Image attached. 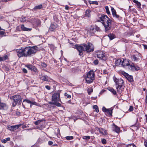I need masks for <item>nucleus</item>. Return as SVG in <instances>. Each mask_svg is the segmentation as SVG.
<instances>
[{
	"label": "nucleus",
	"mask_w": 147,
	"mask_h": 147,
	"mask_svg": "<svg viewBox=\"0 0 147 147\" xmlns=\"http://www.w3.org/2000/svg\"><path fill=\"white\" fill-rule=\"evenodd\" d=\"M32 67H33L32 68V70L34 72H36L37 70V69L36 67L34 66H33Z\"/></svg>",
	"instance_id": "obj_48"
},
{
	"label": "nucleus",
	"mask_w": 147,
	"mask_h": 147,
	"mask_svg": "<svg viewBox=\"0 0 147 147\" xmlns=\"http://www.w3.org/2000/svg\"><path fill=\"white\" fill-rule=\"evenodd\" d=\"M139 57H141L140 54H138V55H132L131 56V59L135 61H139L140 59Z\"/></svg>",
	"instance_id": "obj_10"
},
{
	"label": "nucleus",
	"mask_w": 147,
	"mask_h": 147,
	"mask_svg": "<svg viewBox=\"0 0 147 147\" xmlns=\"http://www.w3.org/2000/svg\"><path fill=\"white\" fill-rule=\"evenodd\" d=\"M84 48V44L82 46H78L77 47V49L79 51V55L81 56L83 55L82 51H85Z\"/></svg>",
	"instance_id": "obj_12"
},
{
	"label": "nucleus",
	"mask_w": 147,
	"mask_h": 147,
	"mask_svg": "<svg viewBox=\"0 0 147 147\" xmlns=\"http://www.w3.org/2000/svg\"><path fill=\"white\" fill-rule=\"evenodd\" d=\"M98 131L102 135H106L107 134V131L103 128H99L98 129Z\"/></svg>",
	"instance_id": "obj_20"
},
{
	"label": "nucleus",
	"mask_w": 147,
	"mask_h": 147,
	"mask_svg": "<svg viewBox=\"0 0 147 147\" xmlns=\"http://www.w3.org/2000/svg\"><path fill=\"white\" fill-rule=\"evenodd\" d=\"M111 11L112 13V14L114 17H115V15L116 14V12L115 10L113 7H111Z\"/></svg>",
	"instance_id": "obj_32"
},
{
	"label": "nucleus",
	"mask_w": 147,
	"mask_h": 147,
	"mask_svg": "<svg viewBox=\"0 0 147 147\" xmlns=\"http://www.w3.org/2000/svg\"><path fill=\"white\" fill-rule=\"evenodd\" d=\"M135 32L133 30H131L128 33V35L129 36H130L131 35H133L134 34V33Z\"/></svg>",
	"instance_id": "obj_38"
},
{
	"label": "nucleus",
	"mask_w": 147,
	"mask_h": 147,
	"mask_svg": "<svg viewBox=\"0 0 147 147\" xmlns=\"http://www.w3.org/2000/svg\"><path fill=\"white\" fill-rule=\"evenodd\" d=\"M45 121V120L43 119L38 120V121H35L34 123V124L36 125H39L40 123L42 121Z\"/></svg>",
	"instance_id": "obj_28"
},
{
	"label": "nucleus",
	"mask_w": 147,
	"mask_h": 147,
	"mask_svg": "<svg viewBox=\"0 0 147 147\" xmlns=\"http://www.w3.org/2000/svg\"><path fill=\"white\" fill-rule=\"evenodd\" d=\"M127 147H136L135 146L134 144H129L128 145Z\"/></svg>",
	"instance_id": "obj_52"
},
{
	"label": "nucleus",
	"mask_w": 147,
	"mask_h": 147,
	"mask_svg": "<svg viewBox=\"0 0 147 147\" xmlns=\"http://www.w3.org/2000/svg\"><path fill=\"white\" fill-rule=\"evenodd\" d=\"M69 7L67 5H66L65 7V9L66 10H69Z\"/></svg>",
	"instance_id": "obj_61"
},
{
	"label": "nucleus",
	"mask_w": 147,
	"mask_h": 147,
	"mask_svg": "<svg viewBox=\"0 0 147 147\" xmlns=\"http://www.w3.org/2000/svg\"><path fill=\"white\" fill-rule=\"evenodd\" d=\"M101 142L103 144H105L107 143V141L105 139H102L101 140Z\"/></svg>",
	"instance_id": "obj_47"
},
{
	"label": "nucleus",
	"mask_w": 147,
	"mask_h": 147,
	"mask_svg": "<svg viewBox=\"0 0 147 147\" xmlns=\"http://www.w3.org/2000/svg\"><path fill=\"white\" fill-rule=\"evenodd\" d=\"M89 29L88 30V32L90 33L91 34H94V30H96V29H98V30H99L100 28H88Z\"/></svg>",
	"instance_id": "obj_21"
},
{
	"label": "nucleus",
	"mask_w": 147,
	"mask_h": 147,
	"mask_svg": "<svg viewBox=\"0 0 147 147\" xmlns=\"http://www.w3.org/2000/svg\"><path fill=\"white\" fill-rule=\"evenodd\" d=\"M64 95L65 96H67V98H71V96L69 94H68L66 93L64 94Z\"/></svg>",
	"instance_id": "obj_49"
},
{
	"label": "nucleus",
	"mask_w": 147,
	"mask_h": 147,
	"mask_svg": "<svg viewBox=\"0 0 147 147\" xmlns=\"http://www.w3.org/2000/svg\"><path fill=\"white\" fill-rule=\"evenodd\" d=\"M134 110V108L133 106H130L129 107V110L130 111H132Z\"/></svg>",
	"instance_id": "obj_54"
},
{
	"label": "nucleus",
	"mask_w": 147,
	"mask_h": 147,
	"mask_svg": "<svg viewBox=\"0 0 147 147\" xmlns=\"http://www.w3.org/2000/svg\"><path fill=\"white\" fill-rule=\"evenodd\" d=\"M114 81L116 85H118V84H119L118 83V80L117 78H115V79H114Z\"/></svg>",
	"instance_id": "obj_50"
},
{
	"label": "nucleus",
	"mask_w": 147,
	"mask_h": 147,
	"mask_svg": "<svg viewBox=\"0 0 147 147\" xmlns=\"http://www.w3.org/2000/svg\"><path fill=\"white\" fill-rule=\"evenodd\" d=\"M144 145L146 147H147V140H144Z\"/></svg>",
	"instance_id": "obj_57"
},
{
	"label": "nucleus",
	"mask_w": 147,
	"mask_h": 147,
	"mask_svg": "<svg viewBox=\"0 0 147 147\" xmlns=\"http://www.w3.org/2000/svg\"><path fill=\"white\" fill-rule=\"evenodd\" d=\"M115 17H116L117 18H118V19H119L120 18V17L119 16V15L117 14H116V15H115Z\"/></svg>",
	"instance_id": "obj_60"
},
{
	"label": "nucleus",
	"mask_w": 147,
	"mask_h": 147,
	"mask_svg": "<svg viewBox=\"0 0 147 147\" xmlns=\"http://www.w3.org/2000/svg\"><path fill=\"white\" fill-rule=\"evenodd\" d=\"M21 21L22 22H24L26 21V17L23 16H22L21 17Z\"/></svg>",
	"instance_id": "obj_40"
},
{
	"label": "nucleus",
	"mask_w": 147,
	"mask_h": 147,
	"mask_svg": "<svg viewBox=\"0 0 147 147\" xmlns=\"http://www.w3.org/2000/svg\"><path fill=\"white\" fill-rule=\"evenodd\" d=\"M84 46L85 51L87 52H91L94 50V46L91 43H88L87 45L84 44Z\"/></svg>",
	"instance_id": "obj_5"
},
{
	"label": "nucleus",
	"mask_w": 147,
	"mask_h": 147,
	"mask_svg": "<svg viewBox=\"0 0 147 147\" xmlns=\"http://www.w3.org/2000/svg\"><path fill=\"white\" fill-rule=\"evenodd\" d=\"M108 109H107L106 108H105V107H103L102 108V111L104 112H106Z\"/></svg>",
	"instance_id": "obj_55"
},
{
	"label": "nucleus",
	"mask_w": 147,
	"mask_h": 147,
	"mask_svg": "<svg viewBox=\"0 0 147 147\" xmlns=\"http://www.w3.org/2000/svg\"><path fill=\"white\" fill-rule=\"evenodd\" d=\"M105 9L106 10L107 13L108 14H110V12L109 10V7L108 6H106L105 7Z\"/></svg>",
	"instance_id": "obj_44"
},
{
	"label": "nucleus",
	"mask_w": 147,
	"mask_h": 147,
	"mask_svg": "<svg viewBox=\"0 0 147 147\" xmlns=\"http://www.w3.org/2000/svg\"><path fill=\"white\" fill-rule=\"evenodd\" d=\"M22 125L20 124L17 125H15L11 126L10 125H8L7 126V128L12 131H14L15 130H16L19 128V127H21Z\"/></svg>",
	"instance_id": "obj_7"
},
{
	"label": "nucleus",
	"mask_w": 147,
	"mask_h": 147,
	"mask_svg": "<svg viewBox=\"0 0 147 147\" xmlns=\"http://www.w3.org/2000/svg\"><path fill=\"white\" fill-rule=\"evenodd\" d=\"M65 138L66 139V140H70L73 139L74 138L72 136H67L66 137H65Z\"/></svg>",
	"instance_id": "obj_43"
},
{
	"label": "nucleus",
	"mask_w": 147,
	"mask_h": 147,
	"mask_svg": "<svg viewBox=\"0 0 147 147\" xmlns=\"http://www.w3.org/2000/svg\"><path fill=\"white\" fill-rule=\"evenodd\" d=\"M108 90L111 92L113 94L116 95L117 94L116 91L113 88H108Z\"/></svg>",
	"instance_id": "obj_31"
},
{
	"label": "nucleus",
	"mask_w": 147,
	"mask_h": 147,
	"mask_svg": "<svg viewBox=\"0 0 147 147\" xmlns=\"http://www.w3.org/2000/svg\"><path fill=\"white\" fill-rule=\"evenodd\" d=\"M38 50V47L36 46L26 47L24 49V57L30 56L32 54L36 53Z\"/></svg>",
	"instance_id": "obj_1"
},
{
	"label": "nucleus",
	"mask_w": 147,
	"mask_h": 147,
	"mask_svg": "<svg viewBox=\"0 0 147 147\" xmlns=\"http://www.w3.org/2000/svg\"><path fill=\"white\" fill-rule=\"evenodd\" d=\"M122 85H119V84L116 85V89L117 91L121 92L123 91V88Z\"/></svg>",
	"instance_id": "obj_18"
},
{
	"label": "nucleus",
	"mask_w": 147,
	"mask_h": 147,
	"mask_svg": "<svg viewBox=\"0 0 147 147\" xmlns=\"http://www.w3.org/2000/svg\"><path fill=\"white\" fill-rule=\"evenodd\" d=\"M7 108L6 104L1 102V100L0 98V110L1 109H5Z\"/></svg>",
	"instance_id": "obj_16"
},
{
	"label": "nucleus",
	"mask_w": 147,
	"mask_h": 147,
	"mask_svg": "<svg viewBox=\"0 0 147 147\" xmlns=\"http://www.w3.org/2000/svg\"><path fill=\"white\" fill-rule=\"evenodd\" d=\"M112 110L113 109L111 108L110 109H108L106 112V113H107L109 115L111 116H112Z\"/></svg>",
	"instance_id": "obj_29"
},
{
	"label": "nucleus",
	"mask_w": 147,
	"mask_h": 147,
	"mask_svg": "<svg viewBox=\"0 0 147 147\" xmlns=\"http://www.w3.org/2000/svg\"><path fill=\"white\" fill-rule=\"evenodd\" d=\"M45 88L47 89H48V90H50V89H51V87L50 86H47H47H45Z\"/></svg>",
	"instance_id": "obj_59"
},
{
	"label": "nucleus",
	"mask_w": 147,
	"mask_h": 147,
	"mask_svg": "<svg viewBox=\"0 0 147 147\" xmlns=\"http://www.w3.org/2000/svg\"><path fill=\"white\" fill-rule=\"evenodd\" d=\"M121 74L123 76H125V77H126L127 76L128 74L125 72L124 71H122L121 72Z\"/></svg>",
	"instance_id": "obj_51"
},
{
	"label": "nucleus",
	"mask_w": 147,
	"mask_h": 147,
	"mask_svg": "<svg viewBox=\"0 0 147 147\" xmlns=\"http://www.w3.org/2000/svg\"><path fill=\"white\" fill-rule=\"evenodd\" d=\"M26 67L30 70H32L33 66L31 65H29L26 66Z\"/></svg>",
	"instance_id": "obj_46"
},
{
	"label": "nucleus",
	"mask_w": 147,
	"mask_h": 147,
	"mask_svg": "<svg viewBox=\"0 0 147 147\" xmlns=\"http://www.w3.org/2000/svg\"><path fill=\"white\" fill-rule=\"evenodd\" d=\"M122 60L120 59H119L115 61V64L117 66L121 65Z\"/></svg>",
	"instance_id": "obj_25"
},
{
	"label": "nucleus",
	"mask_w": 147,
	"mask_h": 147,
	"mask_svg": "<svg viewBox=\"0 0 147 147\" xmlns=\"http://www.w3.org/2000/svg\"><path fill=\"white\" fill-rule=\"evenodd\" d=\"M8 57L7 55H5L3 56L0 57V61L5 60L7 59Z\"/></svg>",
	"instance_id": "obj_34"
},
{
	"label": "nucleus",
	"mask_w": 147,
	"mask_h": 147,
	"mask_svg": "<svg viewBox=\"0 0 147 147\" xmlns=\"http://www.w3.org/2000/svg\"><path fill=\"white\" fill-rule=\"evenodd\" d=\"M23 72L25 73H27V70L25 68H23L22 69Z\"/></svg>",
	"instance_id": "obj_56"
},
{
	"label": "nucleus",
	"mask_w": 147,
	"mask_h": 147,
	"mask_svg": "<svg viewBox=\"0 0 147 147\" xmlns=\"http://www.w3.org/2000/svg\"><path fill=\"white\" fill-rule=\"evenodd\" d=\"M26 102L27 103L33 105H36L37 103L33 101H30L28 99H25L23 100V102Z\"/></svg>",
	"instance_id": "obj_17"
},
{
	"label": "nucleus",
	"mask_w": 147,
	"mask_h": 147,
	"mask_svg": "<svg viewBox=\"0 0 147 147\" xmlns=\"http://www.w3.org/2000/svg\"><path fill=\"white\" fill-rule=\"evenodd\" d=\"M129 61L126 59H123V60L122 61L121 63V65L123 67H125L126 66L129 65Z\"/></svg>",
	"instance_id": "obj_14"
},
{
	"label": "nucleus",
	"mask_w": 147,
	"mask_h": 147,
	"mask_svg": "<svg viewBox=\"0 0 147 147\" xmlns=\"http://www.w3.org/2000/svg\"><path fill=\"white\" fill-rule=\"evenodd\" d=\"M96 55L98 58L103 60H105V53L104 52L102 51H98L97 52Z\"/></svg>",
	"instance_id": "obj_8"
},
{
	"label": "nucleus",
	"mask_w": 147,
	"mask_h": 147,
	"mask_svg": "<svg viewBox=\"0 0 147 147\" xmlns=\"http://www.w3.org/2000/svg\"><path fill=\"white\" fill-rule=\"evenodd\" d=\"M73 119L74 121H75L76 120H77L78 119V118H77L76 117H74Z\"/></svg>",
	"instance_id": "obj_63"
},
{
	"label": "nucleus",
	"mask_w": 147,
	"mask_h": 147,
	"mask_svg": "<svg viewBox=\"0 0 147 147\" xmlns=\"http://www.w3.org/2000/svg\"><path fill=\"white\" fill-rule=\"evenodd\" d=\"M125 77L127 78L128 81L130 82H132L133 80V77L132 76L129 75L128 74Z\"/></svg>",
	"instance_id": "obj_27"
},
{
	"label": "nucleus",
	"mask_w": 147,
	"mask_h": 147,
	"mask_svg": "<svg viewBox=\"0 0 147 147\" xmlns=\"http://www.w3.org/2000/svg\"><path fill=\"white\" fill-rule=\"evenodd\" d=\"M53 142L51 141H49L48 142V144L49 145H51L53 144Z\"/></svg>",
	"instance_id": "obj_62"
},
{
	"label": "nucleus",
	"mask_w": 147,
	"mask_h": 147,
	"mask_svg": "<svg viewBox=\"0 0 147 147\" xmlns=\"http://www.w3.org/2000/svg\"><path fill=\"white\" fill-rule=\"evenodd\" d=\"M21 30L23 31H30L31 30V28H20Z\"/></svg>",
	"instance_id": "obj_37"
},
{
	"label": "nucleus",
	"mask_w": 147,
	"mask_h": 147,
	"mask_svg": "<svg viewBox=\"0 0 147 147\" xmlns=\"http://www.w3.org/2000/svg\"><path fill=\"white\" fill-rule=\"evenodd\" d=\"M41 24V22L40 20L37 19L36 20V22H35V24L34 25L35 26H40L39 25Z\"/></svg>",
	"instance_id": "obj_26"
},
{
	"label": "nucleus",
	"mask_w": 147,
	"mask_h": 147,
	"mask_svg": "<svg viewBox=\"0 0 147 147\" xmlns=\"http://www.w3.org/2000/svg\"><path fill=\"white\" fill-rule=\"evenodd\" d=\"M133 2L135 3L138 6V8L141 7V4L140 2L136 0H133Z\"/></svg>",
	"instance_id": "obj_23"
},
{
	"label": "nucleus",
	"mask_w": 147,
	"mask_h": 147,
	"mask_svg": "<svg viewBox=\"0 0 147 147\" xmlns=\"http://www.w3.org/2000/svg\"><path fill=\"white\" fill-rule=\"evenodd\" d=\"M42 8V4H40L38 5H36L32 9L33 11H36L38 9H40Z\"/></svg>",
	"instance_id": "obj_19"
},
{
	"label": "nucleus",
	"mask_w": 147,
	"mask_h": 147,
	"mask_svg": "<svg viewBox=\"0 0 147 147\" xmlns=\"http://www.w3.org/2000/svg\"><path fill=\"white\" fill-rule=\"evenodd\" d=\"M41 65L43 68H46L47 66V65L45 62H42L41 63Z\"/></svg>",
	"instance_id": "obj_45"
},
{
	"label": "nucleus",
	"mask_w": 147,
	"mask_h": 147,
	"mask_svg": "<svg viewBox=\"0 0 147 147\" xmlns=\"http://www.w3.org/2000/svg\"><path fill=\"white\" fill-rule=\"evenodd\" d=\"M86 78V80L87 83H90L92 82L94 79V73L93 70L90 71L87 74Z\"/></svg>",
	"instance_id": "obj_4"
},
{
	"label": "nucleus",
	"mask_w": 147,
	"mask_h": 147,
	"mask_svg": "<svg viewBox=\"0 0 147 147\" xmlns=\"http://www.w3.org/2000/svg\"><path fill=\"white\" fill-rule=\"evenodd\" d=\"M108 36L111 40H113L115 37V36L113 34H110Z\"/></svg>",
	"instance_id": "obj_33"
},
{
	"label": "nucleus",
	"mask_w": 147,
	"mask_h": 147,
	"mask_svg": "<svg viewBox=\"0 0 147 147\" xmlns=\"http://www.w3.org/2000/svg\"><path fill=\"white\" fill-rule=\"evenodd\" d=\"M82 138L84 140H89L90 139V137L89 136H84Z\"/></svg>",
	"instance_id": "obj_41"
},
{
	"label": "nucleus",
	"mask_w": 147,
	"mask_h": 147,
	"mask_svg": "<svg viewBox=\"0 0 147 147\" xmlns=\"http://www.w3.org/2000/svg\"><path fill=\"white\" fill-rule=\"evenodd\" d=\"M10 138H8L5 139H3L1 140V142L3 143H5L7 141L10 140Z\"/></svg>",
	"instance_id": "obj_35"
},
{
	"label": "nucleus",
	"mask_w": 147,
	"mask_h": 147,
	"mask_svg": "<svg viewBox=\"0 0 147 147\" xmlns=\"http://www.w3.org/2000/svg\"><path fill=\"white\" fill-rule=\"evenodd\" d=\"M143 46L144 49H147V46L146 45H143Z\"/></svg>",
	"instance_id": "obj_64"
},
{
	"label": "nucleus",
	"mask_w": 147,
	"mask_h": 147,
	"mask_svg": "<svg viewBox=\"0 0 147 147\" xmlns=\"http://www.w3.org/2000/svg\"><path fill=\"white\" fill-rule=\"evenodd\" d=\"M89 3L90 4L98 5V3L97 1H92L90 0L88 1Z\"/></svg>",
	"instance_id": "obj_36"
},
{
	"label": "nucleus",
	"mask_w": 147,
	"mask_h": 147,
	"mask_svg": "<svg viewBox=\"0 0 147 147\" xmlns=\"http://www.w3.org/2000/svg\"><path fill=\"white\" fill-rule=\"evenodd\" d=\"M5 33V32L3 31H0V35H4Z\"/></svg>",
	"instance_id": "obj_58"
},
{
	"label": "nucleus",
	"mask_w": 147,
	"mask_h": 147,
	"mask_svg": "<svg viewBox=\"0 0 147 147\" xmlns=\"http://www.w3.org/2000/svg\"><path fill=\"white\" fill-rule=\"evenodd\" d=\"M129 67L133 71H138L140 69V67L136 64L132 63L131 64H129Z\"/></svg>",
	"instance_id": "obj_9"
},
{
	"label": "nucleus",
	"mask_w": 147,
	"mask_h": 147,
	"mask_svg": "<svg viewBox=\"0 0 147 147\" xmlns=\"http://www.w3.org/2000/svg\"><path fill=\"white\" fill-rule=\"evenodd\" d=\"M61 91L58 90L52 95V101L53 102H58L60 101V94Z\"/></svg>",
	"instance_id": "obj_6"
},
{
	"label": "nucleus",
	"mask_w": 147,
	"mask_h": 147,
	"mask_svg": "<svg viewBox=\"0 0 147 147\" xmlns=\"http://www.w3.org/2000/svg\"><path fill=\"white\" fill-rule=\"evenodd\" d=\"M113 130L115 132L117 133H119V132L120 131V128L116 125H115V124L114 123H113Z\"/></svg>",
	"instance_id": "obj_15"
},
{
	"label": "nucleus",
	"mask_w": 147,
	"mask_h": 147,
	"mask_svg": "<svg viewBox=\"0 0 147 147\" xmlns=\"http://www.w3.org/2000/svg\"><path fill=\"white\" fill-rule=\"evenodd\" d=\"M93 63L95 65L98 64V60L97 59L94 60V61Z\"/></svg>",
	"instance_id": "obj_53"
},
{
	"label": "nucleus",
	"mask_w": 147,
	"mask_h": 147,
	"mask_svg": "<svg viewBox=\"0 0 147 147\" xmlns=\"http://www.w3.org/2000/svg\"><path fill=\"white\" fill-rule=\"evenodd\" d=\"M17 55L19 57H24V49H17L16 51Z\"/></svg>",
	"instance_id": "obj_11"
},
{
	"label": "nucleus",
	"mask_w": 147,
	"mask_h": 147,
	"mask_svg": "<svg viewBox=\"0 0 147 147\" xmlns=\"http://www.w3.org/2000/svg\"><path fill=\"white\" fill-rule=\"evenodd\" d=\"M93 92V89L92 88H88V92L89 95Z\"/></svg>",
	"instance_id": "obj_42"
},
{
	"label": "nucleus",
	"mask_w": 147,
	"mask_h": 147,
	"mask_svg": "<svg viewBox=\"0 0 147 147\" xmlns=\"http://www.w3.org/2000/svg\"><path fill=\"white\" fill-rule=\"evenodd\" d=\"M49 102V103L51 105H55L57 107H61V105L60 103L59 102Z\"/></svg>",
	"instance_id": "obj_22"
},
{
	"label": "nucleus",
	"mask_w": 147,
	"mask_h": 147,
	"mask_svg": "<svg viewBox=\"0 0 147 147\" xmlns=\"http://www.w3.org/2000/svg\"><path fill=\"white\" fill-rule=\"evenodd\" d=\"M11 98L13 100L12 106L15 107L17 104H20L22 101L21 96L19 95H16L12 96Z\"/></svg>",
	"instance_id": "obj_3"
},
{
	"label": "nucleus",
	"mask_w": 147,
	"mask_h": 147,
	"mask_svg": "<svg viewBox=\"0 0 147 147\" xmlns=\"http://www.w3.org/2000/svg\"><path fill=\"white\" fill-rule=\"evenodd\" d=\"M37 19H35L34 17L32 18L30 20L29 22L32 24L33 25L35 24V22Z\"/></svg>",
	"instance_id": "obj_24"
},
{
	"label": "nucleus",
	"mask_w": 147,
	"mask_h": 147,
	"mask_svg": "<svg viewBox=\"0 0 147 147\" xmlns=\"http://www.w3.org/2000/svg\"><path fill=\"white\" fill-rule=\"evenodd\" d=\"M105 28H110L111 20L106 15L103 14L99 18Z\"/></svg>",
	"instance_id": "obj_2"
},
{
	"label": "nucleus",
	"mask_w": 147,
	"mask_h": 147,
	"mask_svg": "<svg viewBox=\"0 0 147 147\" xmlns=\"http://www.w3.org/2000/svg\"><path fill=\"white\" fill-rule=\"evenodd\" d=\"M90 10H87L85 12V16L87 17H90L91 16V15L90 14Z\"/></svg>",
	"instance_id": "obj_30"
},
{
	"label": "nucleus",
	"mask_w": 147,
	"mask_h": 147,
	"mask_svg": "<svg viewBox=\"0 0 147 147\" xmlns=\"http://www.w3.org/2000/svg\"><path fill=\"white\" fill-rule=\"evenodd\" d=\"M93 108L95 109V110L96 112L98 113L99 111V110L98 109V107L97 105H94L93 106Z\"/></svg>",
	"instance_id": "obj_39"
},
{
	"label": "nucleus",
	"mask_w": 147,
	"mask_h": 147,
	"mask_svg": "<svg viewBox=\"0 0 147 147\" xmlns=\"http://www.w3.org/2000/svg\"><path fill=\"white\" fill-rule=\"evenodd\" d=\"M40 79L42 80L48 82L49 80H51V78L47 75H41L40 76Z\"/></svg>",
	"instance_id": "obj_13"
}]
</instances>
